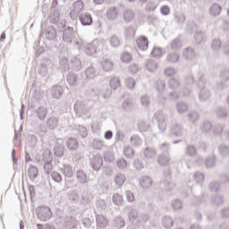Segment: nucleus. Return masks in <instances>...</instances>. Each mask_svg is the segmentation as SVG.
<instances>
[{
    "instance_id": "nucleus-1",
    "label": "nucleus",
    "mask_w": 229,
    "mask_h": 229,
    "mask_svg": "<svg viewBox=\"0 0 229 229\" xmlns=\"http://www.w3.org/2000/svg\"><path fill=\"white\" fill-rule=\"evenodd\" d=\"M154 119L157 121V128L161 133H164V131L167 130V121L171 119L172 125L170 127V135L172 137H183V127L180 123L174 122V118H173V114H169L164 113V111H157L154 114Z\"/></svg>"
},
{
    "instance_id": "nucleus-2",
    "label": "nucleus",
    "mask_w": 229,
    "mask_h": 229,
    "mask_svg": "<svg viewBox=\"0 0 229 229\" xmlns=\"http://www.w3.org/2000/svg\"><path fill=\"white\" fill-rule=\"evenodd\" d=\"M197 87L198 89H199V91L198 93L199 100L201 103L208 101L210 99V96H212V93L210 92V89L207 88V78L205 77V74H199Z\"/></svg>"
},
{
    "instance_id": "nucleus-3",
    "label": "nucleus",
    "mask_w": 229,
    "mask_h": 229,
    "mask_svg": "<svg viewBox=\"0 0 229 229\" xmlns=\"http://www.w3.org/2000/svg\"><path fill=\"white\" fill-rule=\"evenodd\" d=\"M103 49V42L99 39H94L85 47V53L88 56H94L96 53H99Z\"/></svg>"
},
{
    "instance_id": "nucleus-4",
    "label": "nucleus",
    "mask_w": 229,
    "mask_h": 229,
    "mask_svg": "<svg viewBox=\"0 0 229 229\" xmlns=\"http://www.w3.org/2000/svg\"><path fill=\"white\" fill-rule=\"evenodd\" d=\"M36 214L38 216V219L40 221H49L53 217V212L51 208L47 206H40L36 208Z\"/></svg>"
},
{
    "instance_id": "nucleus-5",
    "label": "nucleus",
    "mask_w": 229,
    "mask_h": 229,
    "mask_svg": "<svg viewBox=\"0 0 229 229\" xmlns=\"http://www.w3.org/2000/svg\"><path fill=\"white\" fill-rule=\"evenodd\" d=\"M63 40L65 44H72V40L76 38V33L74 32V28L71 26H65L63 24Z\"/></svg>"
},
{
    "instance_id": "nucleus-6",
    "label": "nucleus",
    "mask_w": 229,
    "mask_h": 229,
    "mask_svg": "<svg viewBox=\"0 0 229 229\" xmlns=\"http://www.w3.org/2000/svg\"><path fill=\"white\" fill-rule=\"evenodd\" d=\"M220 81L216 82L217 90H225L226 89V81L229 80V68H224L220 72Z\"/></svg>"
},
{
    "instance_id": "nucleus-7",
    "label": "nucleus",
    "mask_w": 229,
    "mask_h": 229,
    "mask_svg": "<svg viewBox=\"0 0 229 229\" xmlns=\"http://www.w3.org/2000/svg\"><path fill=\"white\" fill-rule=\"evenodd\" d=\"M74 112L76 114H79V115H87V114L89 113L90 110H92V107L89 106L85 101H77L74 106Z\"/></svg>"
},
{
    "instance_id": "nucleus-8",
    "label": "nucleus",
    "mask_w": 229,
    "mask_h": 229,
    "mask_svg": "<svg viewBox=\"0 0 229 229\" xmlns=\"http://www.w3.org/2000/svg\"><path fill=\"white\" fill-rule=\"evenodd\" d=\"M89 164L93 171H99L103 167V157L100 154H93L89 158Z\"/></svg>"
},
{
    "instance_id": "nucleus-9",
    "label": "nucleus",
    "mask_w": 229,
    "mask_h": 229,
    "mask_svg": "<svg viewBox=\"0 0 229 229\" xmlns=\"http://www.w3.org/2000/svg\"><path fill=\"white\" fill-rule=\"evenodd\" d=\"M49 69H51V60L43 59L39 64L38 72L40 76H42V78H46L49 72Z\"/></svg>"
},
{
    "instance_id": "nucleus-10",
    "label": "nucleus",
    "mask_w": 229,
    "mask_h": 229,
    "mask_svg": "<svg viewBox=\"0 0 229 229\" xmlns=\"http://www.w3.org/2000/svg\"><path fill=\"white\" fill-rule=\"evenodd\" d=\"M54 153L55 157H58L59 158H62V157H64V155L65 154V146L64 145L63 139L56 140L55 145L54 148Z\"/></svg>"
},
{
    "instance_id": "nucleus-11",
    "label": "nucleus",
    "mask_w": 229,
    "mask_h": 229,
    "mask_svg": "<svg viewBox=\"0 0 229 229\" xmlns=\"http://www.w3.org/2000/svg\"><path fill=\"white\" fill-rule=\"evenodd\" d=\"M79 21L82 26H92L94 21L89 13H82L79 15Z\"/></svg>"
},
{
    "instance_id": "nucleus-12",
    "label": "nucleus",
    "mask_w": 229,
    "mask_h": 229,
    "mask_svg": "<svg viewBox=\"0 0 229 229\" xmlns=\"http://www.w3.org/2000/svg\"><path fill=\"white\" fill-rule=\"evenodd\" d=\"M65 146L71 153H74L80 148V142L76 138H69L65 142Z\"/></svg>"
},
{
    "instance_id": "nucleus-13",
    "label": "nucleus",
    "mask_w": 229,
    "mask_h": 229,
    "mask_svg": "<svg viewBox=\"0 0 229 229\" xmlns=\"http://www.w3.org/2000/svg\"><path fill=\"white\" fill-rule=\"evenodd\" d=\"M136 44L140 49V51H148V47L149 46V42L148 41V37L146 36H140L137 40Z\"/></svg>"
},
{
    "instance_id": "nucleus-14",
    "label": "nucleus",
    "mask_w": 229,
    "mask_h": 229,
    "mask_svg": "<svg viewBox=\"0 0 229 229\" xmlns=\"http://www.w3.org/2000/svg\"><path fill=\"white\" fill-rule=\"evenodd\" d=\"M61 173L65 176V178H72L74 176V169L69 164H64L61 168Z\"/></svg>"
},
{
    "instance_id": "nucleus-15",
    "label": "nucleus",
    "mask_w": 229,
    "mask_h": 229,
    "mask_svg": "<svg viewBox=\"0 0 229 229\" xmlns=\"http://www.w3.org/2000/svg\"><path fill=\"white\" fill-rule=\"evenodd\" d=\"M96 225L98 228H106L108 226V219L103 215H97Z\"/></svg>"
},
{
    "instance_id": "nucleus-16",
    "label": "nucleus",
    "mask_w": 229,
    "mask_h": 229,
    "mask_svg": "<svg viewBox=\"0 0 229 229\" xmlns=\"http://www.w3.org/2000/svg\"><path fill=\"white\" fill-rule=\"evenodd\" d=\"M52 98L55 99H60L62 94H64V88L60 85L53 86L51 89Z\"/></svg>"
},
{
    "instance_id": "nucleus-17",
    "label": "nucleus",
    "mask_w": 229,
    "mask_h": 229,
    "mask_svg": "<svg viewBox=\"0 0 229 229\" xmlns=\"http://www.w3.org/2000/svg\"><path fill=\"white\" fill-rule=\"evenodd\" d=\"M66 81L71 87H76L78 85V74L70 72L66 76Z\"/></svg>"
},
{
    "instance_id": "nucleus-18",
    "label": "nucleus",
    "mask_w": 229,
    "mask_h": 229,
    "mask_svg": "<svg viewBox=\"0 0 229 229\" xmlns=\"http://www.w3.org/2000/svg\"><path fill=\"white\" fill-rule=\"evenodd\" d=\"M143 157L146 160H151V158H155L157 157V150L151 147H147L143 150Z\"/></svg>"
},
{
    "instance_id": "nucleus-19",
    "label": "nucleus",
    "mask_w": 229,
    "mask_h": 229,
    "mask_svg": "<svg viewBox=\"0 0 229 229\" xmlns=\"http://www.w3.org/2000/svg\"><path fill=\"white\" fill-rule=\"evenodd\" d=\"M171 157L165 154H161L157 157V164L161 167H166V165H169Z\"/></svg>"
},
{
    "instance_id": "nucleus-20",
    "label": "nucleus",
    "mask_w": 229,
    "mask_h": 229,
    "mask_svg": "<svg viewBox=\"0 0 229 229\" xmlns=\"http://www.w3.org/2000/svg\"><path fill=\"white\" fill-rule=\"evenodd\" d=\"M126 182V175L124 174L117 173L114 175V182L117 187H123Z\"/></svg>"
},
{
    "instance_id": "nucleus-21",
    "label": "nucleus",
    "mask_w": 229,
    "mask_h": 229,
    "mask_svg": "<svg viewBox=\"0 0 229 229\" xmlns=\"http://www.w3.org/2000/svg\"><path fill=\"white\" fill-rule=\"evenodd\" d=\"M113 226L117 229L124 228V226H126V221L124 218H123V216H115L113 219Z\"/></svg>"
},
{
    "instance_id": "nucleus-22",
    "label": "nucleus",
    "mask_w": 229,
    "mask_h": 229,
    "mask_svg": "<svg viewBox=\"0 0 229 229\" xmlns=\"http://www.w3.org/2000/svg\"><path fill=\"white\" fill-rule=\"evenodd\" d=\"M85 77L87 80H94V78L98 77V69L94 66H89L85 71Z\"/></svg>"
},
{
    "instance_id": "nucleus-23",
    "label": "nucleus",
    "mask_w": 229,
    "mask_h": 229,
    "mask_svg": "<svg viewBox=\"0 0 229 229\" xmlns=\"http://www.w3.org/2000/svg\"><path fill=\"white\" fill-rule=\"evenodd\" d=\"M100 65L105 72H112L114 70V63L110 59H106L100 63Z\"/></svg>"
},
{
    "instance_id": "nucleus-24",
    "label": "nucleus",
    "mask_w": 229,
    "mask_h": 229,
    "mask_svg": "<svg viewBox=\"0 0 229 229\" xmlns=\"http://www.w3.org/2000/svg\"><path fill=\"white\" fill-rule=\"evenodd\" d=\"M119 15V11L116 9V7H110L106 11V18L108 21H115Z\"/></svg>"
},
{
    "instance_id": "nucleus-25",
    "label": "nucleus",
    "mask_w": 229,
    "mask_h": 229,
    "mask_svg": "<svg viewBox=\"0 0 229 229\" xmlns=\"http://www.w3.org/2000/svg\"><path fill=\"white\" fill-rule=\"evenodd\" d=\"M140 183L143 189H149V187L153 185V179L148 175H145L140 178Z\"/></svg>"
},
{
    "instance_id": "nucleus-26",
    "label": "nucleus",
    "mask_w": 229,
    "mask_h": 229,
    "mask_svg": "<svg viewBox=\"0 0 229 229\" xmlns=\"http://www.w3.org/2000/svg\"><path fill=\"white\" fill-rule=\"evenodd\" d=\"M182 55L186 60H194L196 58V51L191 47L185 48Z\"/></svg>"
},
{
    "instance_id": "nucleus-27",
    "label": "nucleus",
    "mask_w": 229,
    "mask_h": 229,
    "mask_svg": "<svg viewBox=\"0 0 229 229\" xmlns=\"http://www.w3.org/2000/svg\"><path fill=\"white\" fill-rule=\"evenodd\" d=\"M200 131L208 135L212 131V123L208 120L204 121L200 125Z\"/></svg>"
},
{
    "instance_id": "nucleus-28",
    "label": "nucleus",
    "mask_w": 229,
    "mask_h": 229,
    "mask_svg": "<svg viewBox=\"0 0 229 229\" xmlns=\"http://www.w3.org/2000/svg\"><path fill=\"white\" fill-rule=\"evenodd\" d=\"M211 203L214 207H221L225 203V197L219 194L214 195L211 198Z\"/></svg>"
},
{
    "instance_id": "nucleus-29",
    "label": "nucleus",
    "mask_w": 229,
    "mask_h": 229,
    "mask_svg": "<svg viewBox=\"0 0 229 229\" xmlns=\"http://www.w3.org/2000/svg\"><path fill=\"white\" fill-rule=\"evenodd\" d=\"M76 178H77L79 183H88L89 182L87 173H85V171H83V170H77Z\"/></svg>"
},
{
    "instance_id": "nucleus-30",
    "label": "nucleus",
    "mask_w": 229,
    "mask_h": 229,
    "mask_svg": "<svg viewBox=\"0 0 229 229\" xmlns=\"http://www.w3.org/2000/svg\"><path fill=\"white\" fill-rule=\"evenodd\" d=\"M72 69L73 71H81L82 69V66H81V60L78 57H73L72 60H71V64H70Z\"/></svg>"
},
{
    "instance_id": "nucleus-31",
    "label": "nucleus",
    "mask_w": 229,
    "mask_h": 229,
    "mask_svg": "<svg viewBox=\"0 0 229 229\" xmlns=\"http://www.w3.org/2000/svg\"><path fill=\"white\" fill-rule=\"evenodd\" d=\"M184 153L187 157H196V155H198V148H196V146L194 145H187Z\"/></svg>"
},
{
    "instance_id": "nucleus-32",
    "label": "nucleus",
    "mask_w": 229,
    "mask_h": 229,
    "mask_svg": "<svg viewBox=\"0 0 229 229\" xmlns=\"http://www.w3.org/2000/svg\"><path fill=\"white\" fill-rule=\"evenodd\" d=\"M45 35L48 40H55L56 38V30H55V27L49 26L46 30Z\"/></svg>"
},
{
    "instance_id": "nucleus-33",
    "label": "nucleus",
    "mask_w": 229,
    "mask_h": 229,
    "mask_svg": "<svg viewBox=\"0 0 229 229\" xmlns=\"http://www.w3.org/2000/svg\"><path fill=\"white\" fill-rule=\"evenodd\" d=\"M28 176L33 182L38 176V168L35 165H30L28 170Z\"/></svg>"
},
{
    "instance_id": "nucleus-34",
    "label": "nucleus",
    "mask_w": 229,
    "mask_h": 229,
    "mask_svg": "<svg viewBox=\"0 0 229 229\" xmlns=\"http://www.w3.org/2000/svg\"><path fill=\"white\" fill-rule=\"evenodd\" d=\"M123 17L125 22H131V21L135 19V13H133V11H131V9H126L123 12Z\"/></svg>"
},
{
    "instance_id": "nucleus-35",
    "label": "nucleus",
    "mask_w": 229,
    "mask_h": 229,
    "mask_svg": "<svg viewBox=\"0 0 229 229\" xmlns=\"http://www.w3.org/2000/svg\"><path fill=\"white\" fill-rule=\"evenodd\" d=\"M145 67L148 72H155L157 71V68L158 67V64L153 59H150L147 61Z\"/></svg>"
},
{
    "instance_id": "nucleus-36",
    "label": "nucleus",
    "mask_w": 229,
    "mask_h": 229,
    "mask_svg": "<svg viewBox=\"0 0 229 229\" xmlns=\"http://www.w3.org/2000/svg\"><path fill=\"white\" fill-rule=\"evenodd\" d=\"M130 142L134 148H140V146H142V139L137 134L131 137Z\"/></svg>"
},
{
    "instance_id": "nucleus-37",
    "label": "nucleus",
    "mask_w": 229,
    "mask_h": 229,
    "mask_svg": "<svg viewBox=\"0 0 229 229\" xmlns=\"http://www.w3.org/2000/svg\"><path fill=\"white\" fill-rule=\"evenodd\" d=\"M221 5L218 4H213L209 8V13L212 17H217L221 13Z\"/></svg>"
},
{
    "instance_id": "nucleus-38",
    "label": "nucleus",
    "mask_w": 229,
    "mask_h": 229,
    "mask_svg": "<svg viewBox=\"0 0 229 229\" xmlns=\"http://www.w3.org/2000/svg\"><path fill=\"white\" fill-rule=\"evenodd\" d=\"M83 8H85L83 1L77 0L73 3V10L72 11V13H80Z\"/></svg>"
},
{
    "instance_id": "nucleus-39",
    "label": "nucleus",
    "mask_w": 229,
    "mask_h": 229,
    "mask_svg": "<svg viewBox=\"0 0 229 229\" xmlns=\"http://www.w3.org/2000/svg\"><path fill=\"white\" fill-rule=\"evenodd\" d=\"M216 115L218 119H225L228 117V111L223 106H219L216 109Z\"/></svg>"
},
{
    "instance_id": "nucleus-40",
    "label": "nucleus",
    "mask_w": 229,
    "mask_h": 229,
    "mask_svg": "<svg viewBox=\"0 0 229 229\" xmlns=\"http://www.w3.org/2000/svg\"><path fill=\"white\" fill-rule=\"evenodd\" d=\"M112 201L114 205H116V207L123 206V203H124V199L122 197L119 193H114L112 197Z\"/></svg>"
},
{
    "instance_id": "nucleus-41",
    "label": "nucleus",
    "mask_w": 229,
    "mask_h": 229,
    "mask_svg": "<svg viewBox=\"0 0 229 229\" xmlns=\"http://www.w3.org/2000/svg\"><path fill=\"white\" fill-rule=\"evenodd\" d=\"M109 44L111 47H114V48L119 47V46H121V38H119V36L117 35H113L109 38Z\"/></svg>"
},
{
    "instance_id": "nucleus-42",
    "label": "nucleus",
    "mask_w": 229,
    "mask_h": 229,
    "mask_svg": "<svg viewBox=\"0 0 229 229\" xmlns=\"http://www.w3.org/2000/svg\"><path fill=\"white\" fill-rule=\"evenodd\" d=\"M218 153L221 157H229V145L225 143L219 145L218 147Z\"/></svg>"
},
{
    "instance_id": "nucleus-43",
    "label": "nucleus",
    "mask_w": 229,
    "mask_h": 229,
    "mask_svg": "<svg viewBox=\"0 0 229 229\" xmlns=\"http://www.w3.org/2000/svg\"><path fill=\"white\" fill-rule=\"evenodd\" d=\"M188 120L192 124L198 123V121H199V113H198V111H191L188 114Z\"/></svg>"
},
{
    "instance_id": "nucleus-44",
    "label": "nucleus",
    "mask_w": 229,
    "mask_h": 229,
    "mask_svg": "<svg viewBox=\"0 0 229 229\" xmlns=\"http://www.w3.org/2000/svg\"><path fill=\"white\" fill-rule=\"evenodd\" d=\"M163 226L166 229L173 228V225H174V222L173 221V218L169 216H165L162 219Z\"/></svg>"
},
{
    "instance_id": "nucleus-45",
    "label": "nucleus",
    "mask_w": 229,
    "mask_h": 229,
    "mask_svg": "<svg viewBox=\"0 0 229 229\" xmlns=\"http://www.w3.org/2000/svg\"><path fill=\"white\" fill-rule=\"evenodd\" d=\"M109 85L112 90H117L121 87V80L119 77H114L110 80Z\"/></svg>"
},
{
    "instance_id": "nucleus-46",
    "label": "nucleus",
    "mask_w": 229,
    "mask_h": 229,
    "mask_svg": "<svg viewBox=\"0 0 229 229\" xmlns=\"http://www.w3.org/2000/svg\"><path fill=\"white\" fill-rule=\"evenodd\" d=\"M180 60V55L178 53H171L166 56V62L169 64H176Z\"/></svg>"
},
{
    "instance_id": "nucleus-47",
    "label": "nucleus",
    "mask_w": 229,
    "mask_h": 229,
    "mask_svg": "<svg viewBox=\"0 0 229 229\" xmlns=\"http://www.w3.org/2000/svg\"><path fill=\"white\" fill-rule=\"evenodd\" d=\"M205 164H206V167L209 169H211L212 167H216V155L208 156L206 158Z\"/></svg>"
},
{
    "instance_id": "nucleus-48",
    "label": "nucleus",
    "mask_w": 229,
    "mask_h": 229,
    "mask_svg": "<svg viewBox=\"0 0 229 229\" xmlns=\"http://www.w3.org/2000/svg\"><path fill=\"white\" fill-rule=\"evenodd\" d=\"M140 217V215H139V210L138 209H131L129 212V220L131 223H135V221H139Z\"/></svg>"
},
{
    "instance_id": "nucleus-49",
    "label": "nucleus",
    "mask_w": 229,
    "mask_h": 229,
    "mask_svg": "<svg viewBox=\"0 0 229 229\" xmlns=\"http://www.w3.org/2000/svg\"><path fill=\"white\" fill-rule=\"evenodd\" d=\"M105 148H106V145L105 144L104 140H93V148L94 149L101 151V149H105Z\"/></svg>"
},
{
    "instance_id": "nucleus-50",
    "label": "nucleus",
    "mask_w": 229,
    "mask_h": 229,
    "mask_svg": "<svg viewBox=\"0 0 229 229\" xmlns=\"http://www.w3.org/2000/svg\"><path fill=\"white\" fill-rule=\"evenodd\" d=\"M47 125L48 126L49 130H55V128H56V126H58V118H56L55 116H51L47 120Z\"/></svg>"
},
{
    "instance_id": "nucleus-51",
    "label": "nucleus",
    "mask_w": 229,
    "mask_h": 229,
    "mask_svg": "<svg viewBox=\"0 0 229 229\" xmlns=\"http://www.w3.org/2000/svg\"><path fill=\"white\" fill-rule=\"evenodd\" d=\"M168 86L169 89H172L173 90H176L178 87H180V79L178 78H172L168 81Z\"/></svg>"
},
{
    "instance_id": "nucleus-52",
    "label": "nucleus",
    "mask_w": 229,
    "mask_h": 229,
    "mask_svg": "<svg viewBox=\"0 0 229 229\" xmlns=\"http://www.w3.org/2000/svg\"><path fill=\"white\" fill-rule=\"evenodd\" d=\"M123 155L126 157V158H133V156L135 155V150H133V148H131V146L128 145L123 148Z\"/></svg>"
},
{
    "instance_id": "nucleus-53",
    "label": "nucleus",
    "mask_w": 229,
    "mask_h": 229,
    "mask_svg": "<svg viewBox=\"0 0 229 229\" xmlns=\"http://www.w3.org/2000/svg\"><path fill=\"white\" fill-rule=\"evenodd\" d=\"M37 114L40 121H44L47 115V109H46L44 106H40L37 109Z\"/></svg>"
},
{
    "instance_id": "nucleus-54",
    "label": "nucleus",
    "mask_w": 229,
    "mask_h": 229,
    "mask_svg": "<svg viewBox=\"0 0 229 229\" xmlns=\"http://www.w3.org/2000/svg\"><path fill=\"white\" fill-rule=\"evenodd\" d=\"M176 110L179 114H185V112L189 110V106H187V104L184 102H179L176 105Z\"/></svg>"
},
{
    "instance_id": "nucleus-55",
    "label": "nucleus",
    "mask_w": 229,
    "mask_h": 229,
    "mask_svg": "<svg viewBox=\"0 0 229 229\" xmlns=\"http://www.w3.org/2000/svg\"><path fill=\"white\" fill-rule=\"evenodd\" d=\"M170 47L171 49H173L174 51H178V49H180L182 47V40H180V38H174L171 44H170Z\"/></svg>"
},
{
    "instance_id": "nucleus-56",
    "label": "nucleus",
    "mask_w": 229,
    "mask_h": 229,
    "mask_svg": "<svg viewBox=\"0 0 229 229\" xmlns=\"http://www.w3.org/2000/svg\"><path fill=\"white\" fill-rule=\"evenodd\" d=\"M77 135H79V137H81V139H85L87 135H89L87 128L83 125H79L77 128Z\"/></svg>"
},
{
    "instance_id": "nucleus-57",
    "label": "nucleus",
    "mask_w": 229,
    "mask_h": 229,
    "mask_svg": "<svg viewBox=\"0 0 229 229\" xmlns=\"http://www.w3.org/2000/svg\"><path fill=\"white\" fill-rule=\"evenodd\" d=\"M219 189H221V183L217 181H213L209 183V191L211 192H219Z\"/></svg>"
},
{
    "instance_id": "nucleus-58",
    "label": "nucleus",
    "mask_w": 229,
    "mask_h": 229,
    "mask_svg": "<svg viewBox=\"0 0 229 229\" xmlns=\"http://www.w3.org/2000/svg\"><path fill=\"white\" fill-rule=\"evenodd\" d=\"M136 31L137 30L135 28H133V26H128L124 29V35H126L128 38H131V37H135Z\"/></svg>"
},
{
    "instance_id": "nucleus-59",
    "label": "nucleus",
    "mask_w": 229,
    "mask_h": 229,
    "mask_svg": "<svg viewBox=\"0 0 229 229\" xmlns=\"http://www.w3.org/2000/svg\"><path fill=\"white\" fill-rule=\"evenodd\" d=\"M222 44L223 42L221 41V39L215 38L212 40L211 48L213 49V51H219L221 49Z\"/></svg>"
},
{
    "instance_id": "nucleus-60",
    "label": "nucleus",
    "mask_w": 229,
    "mask_h": 229,
    "mask_svg": "<svg viewBox=\"0 0 229 229\" xmlns=\"http://www.w3.org/2000/svg\"><path fill=\"white\" fill-rule=\"evenodd\" d=\"M174 17L175 22H177L178 24H183L185 22V14H183L182 13H175L174 14Z\"/></svg>"
},
{
    "instance_id": "nucleus-61",
    "label": "nucleus",
    "mask_w": 229,
    "mask_h": 229,
    "mask_svg": "<svg viewBox=\"0 0 229 229\" xmlns=\"http://www.w3.org/2000/svg\"><path fill=\"white\" fill-rule=\"evenodd\" d=\"M156 89L159 93L164 92L165 90V82L162 80H157L156 81Z\"/></svg>"
},
{
    "instance_id": "nucleus-62",
    "label": "nucleus",
    "mask_w": 229,
    "mask_h": 229,
    "mask_svg": "<svg viewBox=\"0 0 229 229\" xmlns=\"http://www.w3.org/2000/svg\"><path fill=\"white\" fill-rule=\"evenodd\" d=\"M101 96L104 98V99H106L112 96V89L108 88V85H105L103 87Z\"/></svg>"
},
{
    "instance_id": "nucleus-63",
    "label": "nucleus",
    "mask_w": 229,
    "mask_h": 229,
    "mask_svg": "<svg viewBox=\"0 0 229 229\" xmlns=\"http://www.w3.org/2000/svg\"><path fill=\"white\" fill-rule=\"evenodd\" d=\"M51 178L54 182H55V183H62V181L64 180L62 174L58 172H53L51 174Z\"/></svg>"
},
{
    "instance_id": "nucleus-64",
    "label": "nucleus",
    "mask_w": 229,
    "mask_h": 229,
    "mask_svg": "<svg viewBox=\"0 0 229 229\" xmlns=\"http://www.w3.org/2000/svg\"><path fill=\"white\" fill-rule=\"evenodd\" d=\"M205 38V34L201 30H197L195 33V42L196 44H201Z\"/></svg>"
}]
</instances>
